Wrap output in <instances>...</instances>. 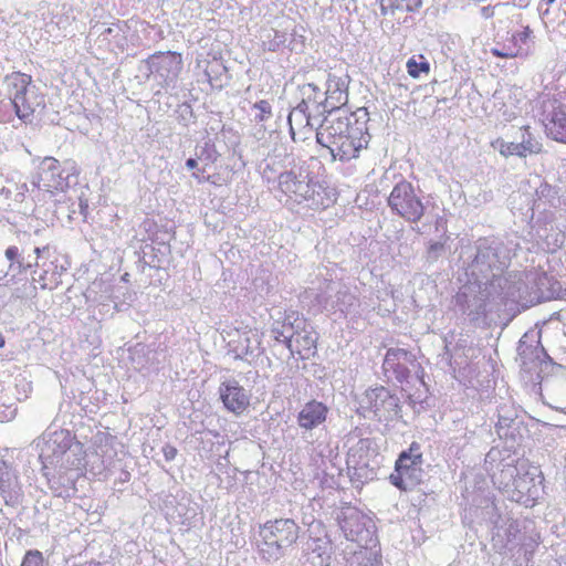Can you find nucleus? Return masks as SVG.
<instances>
[{"mask_svg":"<svg viewBox=\"0 0 566 566\" xmlns=\"http://www.w3.org/2000/svg\"><path fill=\"white\" fill-rule=\"evenodd\" d=\"M343 106L324 117L316 140L329 150L333 158L348 161L358 158L360 151L367 148L370 136L367 122Z\"/></svg>","mask_w":566,"mask_h":566,"instance_id":"obj_1","label":"nucleus"},{"mask_svg":"<svg viewBox=\"0 0 566 566\" xmlns=\"http://www.w3.org/2000/svg\"><path fill=\"white\" fill-rule=\"evenodd\" d=\"M256 552L265 562H276L294 547L301 536V527L289 517L269 520L259 527Z\"/></svg>","mask_w":566,"mask_h":566,"instance_id":"obj_2","label":"nucleus"},{"mask_svg":"<svg viewBox=\"0 0 566 566\" xmlns=\"http://www.w3.org/2000/svg\"><path fill=\"white\" fill-rule=\"evenodd\" d=\"M4 84L15 115L21 120H30L38 111L45 108V96L33 84L31 75L12 72L6 75Z\"/></svg>","mask_w":566,"mask_h":566,"instance_id":"obj_3","label":"nucleus"},{"mask_svg":"<svg viewBox=\"0 0 566 566\" xmlns=\"http://www.w3.org/2000/svg\"><path fill=\"white\" fill-rule=\"evenodd\" d=\"M423 454L418 442L410 443L407 450H403L395 462V470L389 475V481L400 491H408L421 483V465Z\"/></svg>","mask_w":566,"mask_h":566,"instance_id":"obj_4","label":"nucleus"},{"mask_svg":"<svg viewBox=\"0 0 566 566\" xmlns=\"http://www.w3.org/2000/svg\"><path fill=\"white\" fill-rule=\"evenodd\" d=\"M388 207L392 213L410 223H418L426 210L415 187L407 180H401L394 186L388 197Z\"/></svg>","mask_w":566,"mask_h":566,"instance_id":"obj_5","label":"nucleus"},{"mask_svg":"<svg viewBox=\"0 0 566 566\" xmlns=\"http://www.w3.org/2000/svg\"><path fill=\"white\" fill-rule=\"evenodd\" d=\"M532 40L533 30L530 25H524L521 30L507 31L505 34L499 33L490 53L500 59L525 57L530 53Z\"/></svg>","mask_w":566,"mask_h":566,"instance_id":"obj_6","label":"nucleus"},{"mask_svg":"<svg viewBox=\"0 0 566 566\" xmlns=\"http://www.w3.org/2000/svg\"><path fill=\"white\" fill-rule=\"evenodd\" d=\"M219 158L220 154L217 150L216 145L211 142H206L197 151V158H189L186 160V167L193 170L191 176L197 182H208L212 186L220 187L222 185H227L228 180L221 178L219 174H206V166L217 163Z\"/></svg>","mask_w":566,"mask_h":566,"instance_id":"obj_7","label":"nucleus"},{"mask_svg":"<svg viewBox=\"0 0 566 566\" xmlns=\"http://www.w3.org/2000/svg\"><path fill=\"white\" fill-rule=\"evenodd\" d=\"M300 92L302 95V102L298 105V108L301 107H310V106H319L323 105L324 112H334L337 106L335 103L332 102L333 95L329 90L326 92H323L321 87H318L314 83H305L300 87ZM333 94H336V101L340 105H345L347 102V94L340 90H335Z\"/></svg>","mask_w":566,"mask_h":566,"instance_id":"obj_8","label":"nucleus"},{"mask_svg":"<svg viewBox=\"0 0 566 566\" xmlns=\"http://www.w3.org/2000/svg\"><path fill=\"white\" fill-rule=\"evenodd\" d=\"M219 396L223 407L235 416L247 412L251 406V397L235 379L222 381Z\"/></svg>","mask_w":566,"mask_h":566,"instance_id":"obj_9","label":"nucleus"},{"mask_svg":"<svg viewBox=\"0 0 566 566\" xmlns=\"http://www.w3.org/2000/svg\"><path fill=\"white\" fill-rule=\"evenodd\" d=\"M148 64L165 82H174L182 71V54L175 51L155 52L148 57Z\"/></svg>","mask_w":566,"mask_h":566,"instance_id":"obj_10","label":"nucleus"},{"mask_svg":"<svg viewBox=\"0 0 566 566\" xmlns=\"http://www.w3.org/2000/svg\"><path fill=\"white\" fill-rule=\"evenodd\" d=\"M298 321L304 326L300 328L297 325L298 329L290 336L287 347L301 359H310L317 353V333L312 327H307L304 319Z\"/></svg>","mask_w":566,"mask_h":566,"instance_id":"obj_11","label":"nucleus"},{"mask_svg":"<svg viewBox=\"0 0 566 566\" xmlns=\"http://www.w3.org/2000/svg\"><path fill=\"white\" fill-rule=\"evenodd\" d=\"M277 184L281 192L295 202H301L305 199L310 188L308 182L293 170L280 174Z\"/></svg>","mask_w":566,"mask_h":566,"instance_id":"obj_12","label":"nucleus"},{"mask_svg":"<svg viewBox=\"0 0 566 566\" xmlns=\"http://www.w3.org/2000/svg\"><path fill=\"white\" fill-rule=\"evenodd\" d=\"M328 415V407L317 400L306 402L297 415V423L305 430H312L323 424Z\"/></svg>","mask_w":566,"mask_h":566,"instance_id":"obj_13","label":"nucleus"},{"mask_svg":"<svg viewBox=\"0 0 566 566\" xmlns=\"http://www.w3.org/2000/svg\"><path fill=\"white\" fill-rule=\"evenodd\" d=\"M546 134L553 140L566 144V109L564 106L554 107L545 123Z\"/></svg>","mask_w":566,"mask_h":566,"instance_id":"obj_14","label":"nucleus"},{"mask_svg":"<svg viewBox=\"0 0 566 566\" xmlns=\"http://www.w3.org/2000/svg\"><path fill=\"white\" fill-rule=\"evenodd\" d=\"M379 4L384 15L395 17L397 13L417 11L422 0H379Z\"/></svg>","mask_w":566,"mask_h":566,"instance_id":"obj_15","label":"nucleus"},{"mask_svg":"<svg viewBox=\"0 0 566 566\" xmlns=\"http://www.w3.org/2000/svg\"><path fill=\"white\" fill-rule=\"evenodd\" d=\"M60 163L53 157H45L40 166L39 181L46 189L56 187V178L61 177Z\"/></svg>","mask_w":566,"mask_h":566,"instance_id":"obj_16","label":"nucleus"},{"mask_svg":"<svg viewBox=\"0 0 566 566\" xmlns=\"http://www.w3.org/2000/svg\"><path fill=\"white\" fill-rule=\"evenodd\" d=\"M521 143H518V149L521 151V158H525L531 155H538L543 150V144L541 139L534 135L530 125L521 127Z\"/></svg>","mask_w":566,"mask_h":566,"instance_id":"obj_17","label":"nucleus"},{"mask_svg":"<svg viewBox=\"0 0 566 566\" xmlns=\"http://www.w3.org/2000/svg\"><path fill=\"white\" fill-rule=\"evenodd\" d=\"M555 3L556 0H541L538 4V11L543 22L553 29L558 28L564 22L560 18L565 15V12L562 11L559 7H554Z\"/></svg>","mask_w":566,"mask_h":566,"instance_id":"obj_18","label":"nucleus"},{"mask_svg":"<svg viewBox=\"0 0 566 566\" xmlns=\"http://www.w3.org/2000/svg\"><path fill=\"white\" fill-rule=\"evenodd\" d=\"M42 272L39 274L38 282L45 290L56 289L61 284L62 271L57 269L53 261L42 263Z\"/></svg>","mask_w":566,"mask_h":566,"instance_id":"obj_19","label":"nucleus"},{"mask_svg":"<svg viewBox=\"0 0 566 566\" xmlns=\"http://www.w3.org/2000/svg\"><path fill=\"white\" fill-rule=\"evenodd\" d=\"M418 59L419 61L416 56H412L406 63L407 72L412 78H419L421 74L428 75L430 73V64L426 57L420 54Z\"/></svg>","mask_w":566,"mask_h":566,"instance_id":"obj_20","label":"nucleus"},{"mask_svg":"<svg viewBox=\"0 0 566 566\" xmlns=\"http://www.w3.org/2000/svg\"><path fill=\"white\" fill-rule=\"evenodd\" d=\"M224 71H226L224 65L216 59H213L212 61H209L207 63V66L205 69V74L207 76V81L210 84V86H212V87H221L222 86L219 83V81H220V77L222 76V74L224 73Z\"/></svg>","mask_w":566,"mask_h":566,"instance_id":"obj_21","label":"nucleus"},{"mask_svg":"<svg viewBox=\"0 0 566 566\" xmlns=\"http://www.w3.org/2000/svg\"><path fill=\"white\" fill-rule=\"evenodd\" d=\"M491 147L500 153L501 156L507 158L511 156L521 157L518 144L506 142L501 137L495 138L490 143Z\"/></svg>","mask_w":566,"mask_h":566,"instance_id":"obj_22","label":"nucleus"},{"mask_svg":"<svg viewBox=\"0 0 566 566\" xmlns=\"http://www.w3.org/2000/svg\"><path fill=\"white\" fill-rule=\"evenodd\" d=\"M253 108L258 111L254 117L258 123L266 122L272 117V106L266 99L258 101Z\"/></svg>","mask_w":566,"mask_h":566,"instance_id":"obj_23","label":"nucleus"},{"mask_svg":"<svg viewBox=\"0 0 566 566\" xmlns=\"http://www.w3.org/2000/svg\"><path fill=\"white\" fill-rule=\"evenodd\" d=\"M21 566H44V558L40 551H28L23 557Z\"/></svg>","mask_w":566,"mask_h":566,"instance_id":"obj_24","label":"nucleus"},{"mask_svg":"<svg viewBox=\"0 0 566 566\" xmlns=\"http://www.w3.org/2000/svg\"><path fill=\"white\" fill-rule=\"evenodd\" d=\"M15 480L17 478L7 468L0 469V492L2 494L10 492Z\"/></svg>","mask_w":566,"mask_h":566,"instance_id":"obj_25","label":"nucleus"},{"mask_svg":"<svg viewBox=\"0 0 566 566\" xmlns=\"http://www.w3.org/2000/svg\"><path fill=\"white\" fill-rule=\"evenodd\" d=\"M177 453H178V450L176 447L171 446V444H166L164 448H163V454H164V458L167 460V461H171L174 460L176 457H177Z\"/></svg>","mask_w":566,"mask_h":566,"instance_id":"obj_26","label":"nucleus"},{"mask_svg":"<svg viewBox=\"0 0 566 566\" xmlns=\"http://www.w3.org/2000/svg\"><path fill=\"white\" fill-rule=\"evenodd\" d=\"M4 254L8 260L15 261L19 258L20 252H19L18 247L11 245V247L7 248Z\"/></svg>","mask_w":566,"mask_h":566,"instance_id":"obj_27","label":"nucleus"},{"mask_svg":"<svg viewBox=\"0 0 566 566\" xmlns=\"http://www.w3.org/2000/svg\"><path fill=\"white\" fill-rule=\"evenodd\" d=\"M407 355V352L405 349H395V348H389L387 350V354H386V360L388 361L390 359V357H397L398 355Z\"/></svg>","mask_w":566,"mask_h":566,"instance_id":"obj_28","label":"nucleus"},{"mask_svg":"<svg viewBox=\"0 0 566 566\" xmlns=\"http://www.w3.org/2000/svg\"><path fill=\"white\" fill-rule=\"evenodd\" d=\"M272 333L277 342L286 340L289 343L290 337L285 336L284 333L280 331L277 327L274 326L272 328Z\"/></svg>","mask_w":566,"mask_h":566,"instance_id":"obj_29","label":"nucleus"},{"mask_svg":"<svg viewBox=\"0 0 566 566\" xmlns=\"http://www.w3.org/2000/svg\"><path fill=\"white\" fill-rule=\"evenodd\" d=\"M443 248L442 243L440 242H434V243H431L430 247H429V251L432 252V251H438V250H441Z\"/></svg>","mask_w":566,"mask_h":566,"instance_id":"obj_30","label":"nucleus"},{"mask_svg":"<svg viewBox=\"0 0 566 566\" xmlns=\"http://www.w3.org/2000/svg\"><path fill=\"white\" fill-rule=\"evenodd\" d=\"M49 250H50L49 245L43 247V248H35L34 253L39 258L41 255V253L49 252Z\"/></svg>","mask_w":566,"mask_h":566,"instance_id":"obj_31","label":"nucleus"},{"mask_svg":"<svg viewBox=\"0 0 566 566\" xmlns=\"http://www.w3.org/2000/svg\"><path fill=\"white\" fill-rule=\"evenodd\" d=\"M296 115H297V109H294V111H293V112H291V113H290V115H289L287 120H289V124H290V126H291V129H293V124H292V123H293V118H294V116H296Z\"/></svg>","mask_w":566,"mask_h":566,"instance_id":"obj_32","label":"nucleus"},{"mask_svg":"<svg viewBox=\"0 0 566 566\" xmlns=\"http://www.w3.org/2000/svg\"><path fill=\"white\" fill-rule=\"evenodd\" d=\"M6 344L4 337L2 334H0V348H2Z\"/></svg>","mask_w":566,"mask_h":566,"instance_id":"obj_33","label":"nucleus"},{"mask_svg":"<svg viewBox=\"0 0 566 566\" xmlns=\"http://www.w3.org/2000/svg\"><path fill=\"white\" fill-rule=\"evenodd\" d=\"M378 390H379V391H382V392H385V391H386V389H385L384 387H380Z\"/></svg>","mask_w":566,"mask_h":566,"instance_id":"obj_34","label":"nucleus"}]
</instances>
